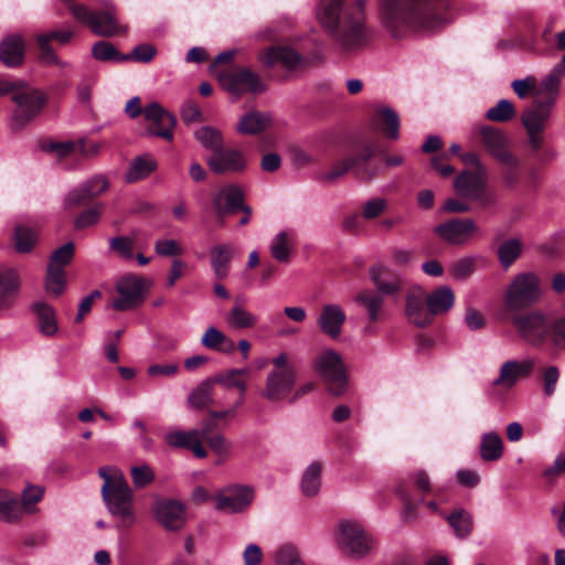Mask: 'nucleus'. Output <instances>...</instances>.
I'll return each mask as SVG.
<instances>
[{
    "instance_id": "nucleus-42",
    "label": "nucleus",
    "mask_w": 565,
    "mask_h": 565,
    "mask_svg": "<svg viewBox=\"0 0 565 565\" xmlns=\"http://www.w3.org/2000/svg\"><path fill=\"white\" fill-rule=\"evenodd\" d=\"M321 475L322 465L320 462L312 461L307 466L300 481L301 493L305 497L310 498L319 493L321 488Z\"/></svg>"
},
{
    "instance_id": "nucleus-44",
    "label": "nucleus",
    "mask_w": 565,
    "mask_h": 565,
    "mask_svg": "<svg viewBox=\"0 0 565 565\" xmlns=\"http://www.w3.org/2000/svg\"><path fill=\"white\" fill-rule=\"evenodd\" d=\"M213 384L212 379H210L198 385L188 397L189 404L196 409L205 408L210 405H221L214 398Z\"/></svg>"
},
{
    "instance_id": "nucleus-4",
    "label": "nucleus",
    "mask_w": 565,
    "mask_h": 565,
    "mask_svg": "<svg viewBox=\"0 0 565 565\" xmlns=\"http://www.w3.org/2000/svg\"><path fill=\"white\" fill-rule=\"evenodd\" d=\"M98 475L104 480L100 491L108 512L120 520L122 527L132 526L136 522L134 495L122 473L115 467H102Z\"/></svg>"
},
{
    "instance_id": "nucleus-40",
    "label": "nucleus",
    "mask_w": 565,
    "mask_h": 565,
    "mask_svg": "<svg viewBox=\"0 0 565 565\" xmlns=\"http://www.w3.org/2000/svg\"><path fill=\"white\" fill-rule=\"evenodd\" d=\"M271 125V117L267 113L249 111L241 117L236 130L243 135H257Z\"/></svg>"
},
{
    "instance_id": "nucleus-37",
    "label": "nucleus",
    "mask_w": 565,
    "mask_h": 565,
    "mask_svg": "<svg viewBox=\"0 0 565 565\" xmlns=\"http://www.w3.org/2000/svg\"><path fill=\"white\" fill-rule=\"evenodd\" d=\"M426 303L431 316L447 313L455 305V294L450 287L441 286L426 295Z\"/></svg>"
},
{
    "instance_id": "nucleus-33",
    "label": "nucleus",
    "mask_w": 565,
    "mask_h": 565,
    "mask_svg": "<svg viewBox=\"0 0 565 565\" xmlns=\"http://www.w3.org/2000/svg\"><path fill=\"white\" fill-rule=\"evenodd\" d=\"M24 56V41L21 35L13 34L0 43V60L10 67L20 65Z\"/></svg>"
},
{
    "instance_id": "nucleus-20",
    "label": "nucleus",
    "mask_w": 565,
    "mask_h": 565,
    "mask_svg": "<svg viewBox=\"0 0 565 565\" xmlns=\"http://www.w3.org/2000/svg\"><path fill=\"white\" fill-rule=\"evenodd\" d=\"M297 382V373L269 371L260 395L270 403H279L289 397Z\"/></svg>"
},
{
    "instance_id": "nucleus-52",
    "label": "nucleus",
    "mask_w": 565,
    "mask_h": 565,
    "mask_svg": "<svg viewBox=\"0 0 565 565\" xmlns=\"http://www.w3.org/2000/svg\"><path fill=\"white\" fill-rule=\"evenodd\" d=\"M275 565H307L298 548L292 544L279 546L274 555Z\"/></svg>"
},
{
    "instance_id": "nucleus-49",
    "label": "nucleus",
    "mask_w": 565,
    "mask_h": 565,
    "mask_svg": "<svg viewBox=\"0 0 565 565\" xmlns=\"http://www.w3.org/2000/svg\"><path fill=\"white\" fill-rule=\"evenodd\" d=\"M522 243L518 238L504 241L498 248V257L501 265L505 268L510 267L521 255Z\"/></svg>"
},
{
    "instance_id": "nucleus-47",
    "label": "nucleus",
    "mask_w": 565,
    "mask_h": 565,
    "mask_svg": "<svg viewBox=\"0 0 565 565\" xmlns=\"http://www.w3.org/2000/svg\"><path fill=\"white\" fill-rule=\"evenodd\" d=\"M194 138L200 145L213 153L223 146V137L218 129L212 126H202L194 132Z\"/></svg>"
},
{
    "instance_id": "nucleus-10",
    "label": "nucleus",
    "mask_w": 565,
    "mask_h": 565,
    "mask_svg": "<svg viewBox=\"0 0 565 565\" xmlns=\"http://www.w3.org/2000/svg\"><path fill=\"white\" fill-rule=\"evenodd\" d=\"M454 189L460 198L479 201L482 206L493 203V198L486 193L487 170L480 166L476 172L463 171L454 181Z\"/></svg>"
},
{
    "instance_id": "nucleus-28",
    "label": "nucleus",
    "mask_w": 565,
    "mask_h": 565,
    "mask_svg": "<svg viewBox=\"0 0 565 565\" xmlns=\"http://www.w3.org/2000/svg\"><path fill=\"white\" fill-rule=\"evenodd\" d=\"M260 62L270 67L278 63L288 70H297L303 63V57L288 46H271L259 55Z\"/></svg>"
},
{
    "instance_id": "nucleus-58",
    "label": "nucleus",
    "mask_w": 565,
    "mask_h": 565,
    "mask_svg": "<svg viewBox=\"0 0 565 565\" xmlns=\"http://www.w3.org/2000/svg\"><path fill=\"white\" fill-rule=\"evenodd\" d=\"M387 207L388 204L384 198H372L364 203L361 215L365 220H373L382 215Z\"/></svg>"
},
{
    "instance_id": "nucleus-11",
    "label": "nucleus",
    "mask_w": 565,
    "mask_h": 565,
    "mask_svg": "<svg viewBox=\"0 0 565 565\" xmlns=\"http://www.w3.org/2000/svg\"><path fill=\"white\" fill-rule=\"evenodd\" d=\"M255 497L254 489L248 486L231 484L217 491L212 500L216 510L235 514L248 509Z\"/></svg>"
},
{
    "instance_id": "nucleus-63",
    "label": "nucleus",
    "mask_w": 565,
    "mask_h": 565,
    "mask_svg": "<svg viewBox=\"0 0 565 565\" xmlns=\"http://www.w3.org/2000/svg\"><path fill=\"white\" fill-rule=\"evenodd\" d=\"M131 477L137 488L148 486L154 479V472L149 465H140L131 467Z\"/></svg>"
},
{
    "instance_id": "nucleus-51",
    "label": "nucleus",
    "mask_w": 565,
    "mask_h": 565,
    "mask_svg": "<svg viewBox=\"0 0 565 565\" xmlns=\"http://www.w3.org/2000/svg\"><path fill=\"white\" fill-rule=\"evenodd\" d=\"M66 285L65 270L62 267L49 266L45 289L50 295L58 297L63 294Z\"/></svg>"
},
{
    "instance_id": "nucleus-56",
    "label": "nucleus",
    "mask_w": 565,
    "mask_h": 565,
    "mask_svg": "<svg viewBox=\"0 0 565 565\" xmlns=\"http://www.w3.org/2000/svg\"><path fill=\"white\" fill-rule=\"evenodd\" d=\"M92 55L98 61H127L128 56L120 55L116 47L106 41H99L94 44Z\"/></svg>"
},
{
    "instance_id": "nucleus-27",
    "label": "nucleus",
    "mask_w": 565,
    "mask_h": 565,
    "mask_svg": "<svg viewBox=\"0 0 565 565\" xmlns=\"http://www.w3.org/2000/svg\"><path fill=\"white\" fill-rule=\"evenodd\" d=\"M244 194L235 185H226L217 191L213 199L215 212L220 218L236 213L244 204Z\"/></svg>"
},
{
    "instance_id": "nucleus-50",
    "label": "nucleus",
    "mask_w": 565,
    "mask_h": 565,
    "mask_svg": "<svg viewBox=\"0 0 565 565\" xmlns=\"http://www.w3.org/2000/svg\"><path fill=\"white\" fill-rule=\"evenodd\" d=\"M202 429H206V435L202 436V443L205 441L217 456L226 457L231 450V443L222 434H212L209 422L202 425Z\"/></svg>"
},
{
    "instance_id": "nucleus-13",
    "label": "nucleus",
    "mask_w": 565,
    "mask_h": 565,
    "mask_svg": "<svg viewBox=\"0 0 565 565\" xmlns=\"http://www.w3.org/2000/svg\"><path fill=\"white\" fill-rule=\"evenodd\" d=\"M534 365L535 362L532 358L507 360L500 365L498 375L492 381V385L502 391H510L519 381L531 375Z\"/></svg>"
},
{
    "instance_id": "nucleus-19",
    "label": "nucleus",
    "mask_w": 565,
    "mask_h": 565,
    "mask_svg": "<svg viewBox=\"0 0 565 565\" xmlns=\"http://www.w3.org/2000/svg\"><path fill=\"white\" fill-rule=\"evenodd\" d=\"M206 429L194 428L190 430L170 429L164 434V441L172 448L190 449L196 458H205L207 451L202 445V436Z\"/></svg>"
},
{
    "instance_id": "nucleus-60",
    "label": "nucleus",
    "mask_w": 565,
    "mask_h": 565,
    "mask_svg": "<svg viewBox=\"0 0 565 565\" xmlns=\"http://www.w3.org/2000/svg\"><path fill=\"white\" fill-rule=\"evenodd\" d=\"M371 279L376 286V290L374 291L381 294L383 297L394 295L401 289V285L397 280H382L379 275V268L374 267L371 269Z\"/></svg>"
},
{
    "instance_id": "nucleus-35",
    "label": "nucleus",
    "mask_w": 565,
    "mask_h": 565,
    "mask_svg": "<svg viewBox=\"0 0 565 565\" xmlns=\"http://www.w3.org/2000/svg\"><path fill=\"white\" fill-rule=\"evenodd\" d=\"M233 247L218 244L210 249L211 267L216 279L227 278L231 269Z\"/></svg>"
},
{
    "instance_id": "nucleus-26",
    "label": "nucleus",
    "mask_w": 565,
    "mask_h": 565,
    "mask_svg": "<svg viewBox=\"0 0 565 565\" xmlns=\"http://www.w3.org/2000/svg\"><path fill=\"white\" fill-rule=\"evenodd\" d=\"M212 171L222 174L227 172H239L246 167V159L237 149H223V146L207 159Z\"/></svg>"
},
{
    "instance_id": "nucleus-31",
    "label": "nucleus",
    "mask_w": 565,
    "mask_h": 565,
    "mask_svg": "<svg viewBox=\"0 0 565 565\" xmlns=\"http://www.w3.org/2000/svg\"><path fill=\"white\" fill-rule=\"evenodd\" d=\"M105 9L94 11V19L90 21L92 31L100 36H113L120 31L117 23L114 8L108 3H104Z\"/></svg>"
},
{
    "instance_id": "nucleus-36",
    "label": "nucleus",
    "mask_w": 565,
    "mask_h": 565,
    "mask_svg": "<svg viewBox=\"0 0 565 565\" xmlns=\"http://www.w3.org/2000/svg\"><path fill=\"white\" fill-rule=\"evenodd\" d=\"M552 105L553 100L546 104L540 103L523 113L522 122L527 134L542 132L544 130Z\"/></svg>"
},
{
    "instance_id": "nucleus-12",
    "label": "nucleus",
    "mask_w": 565,
    "mask_h": 565,
    "mask_svg": "<svg viewBox=\"0 0 565 565\" xmlns=\"http://www.w3.org/2000/svg\"><path fill=\"white\" fill-rule=\"evenodd\" d=\"M142 278L135 275H126L116 284V296L111 307L118 311H127L142 303L146 294Z\"/></svg>"
},
{
    "instance_id": "nucleus-9",
    "label": "nucleus",
    "mask_w": 565,
    "mask_h": 565,
    "mask_svg": "<svg viewBox=\"0 0 565 565\" xmlns=\"http://www.w3.org/2000/svg\"><path fill=\"white\" fill-rule=\"evenodd\" d=\"M222 87L236 98L244 94H257L266 90L265 83L252 70L241 67L217 75Z\"/></svg>"
},
{
    "instance_id": "nucleus-6",
    "label": "nucleus",
    "mask_w": 565,
    "mask_h": 565,
    "mask_svg": "<svg viewBox=\"0 0 565 565\" xmlns=\"http://www.w3.org/2000/svg\"><path fill=\"white\" fill-rule=\"evenodd\" d=\"M312 370L321 377L330 395L341 397L348 393L349 376L344 361L338 351L321 350L312 360Z\"/></svg>"
},
{
    "instance_id": "nucleus-43",
    "label": "nucleus",
    "mask_w": 565,
    "mask_h": 565,
    "mask_svg": "<svg viewBox=\"0 0 565 565\" xmlns=\"http://www.w3.org/2000/svg\"><path fill=\"white\" fill-rule=\"evenodd\" d=\"M19 276L13 269H6L0 271V309L8 308L18 289H19Z\"/></svg>"
},
{
    "instance_id": "nucleus-61",
    "label": "nucleus",
    "mask_w": 565,
    "mask_h": 565,
    "mask_svg": "<svg viewBox=\"0 0 565 565\" xmlns=\"http://www.w3.org/2000/svg\"><path fill=\"white\" fill-rule=\"evenodd\" d=\"M74 255V244L72 242H67L57 249H55L51 255V263L49 266L55 267H64L68 264Z\"/></svg>"
},
{
    "instance_id": "nucleus-38",
    "label": "nucleus",
    "mask_w": 565,
    "mask_h": 565,
    "mask_svg": "<svg viewBox=\"0 0 565 565\" xmlns=\"http://www.w3.org/2000/svg\"><path fill=\"white\" fill-rule=\"evenodd\" d=\"M31 308L36 317L41 333L45 337L55 335L58 328L53 307L44 301H36Z\"/></svg>"
},
{
    "instance_id": "nucleus-55",
    "label": "nucleus",
    "mask_w": 565,
    "mask_h": 565,
    "mask_svg": "<svg viewBox=\"0 0 565 565\" xmlns=\"http://www.w3.org/2000/svg\"><path fill=\"white\" fill-rule=\"evenodd\" d=\"M478 257L466 256L456 260L450 268L452 277L457 280L467 279L475 270Z\"/></svg>"
},
{
    "instance_id": "nucleus-22",
    "label": "nucleus",
    "mask_w": 565,
    "mask_h": 565,
    "mask_svg": "<svg viewBox=\"0 0 565 565\" xmlns=\"http://www.w3.org/2000/svg\"><path fill=\"white\" fill-rule=\"evenodd\" d=\"M142 114L145 119L154 126L148 129V135L161 137L168 141L173 139L172 129L177 125V119L172 114L158 103L148 104L142 109Z\"/></svg>"
},
{
    "instance_id": "nucleus-41",
    "label": "nucleus",
    "mask_w": 565,
    "mask_h": 565,
    "mask_svg": "<svg viewBox=\"0 0 565 565\" xmlns=\"http://www.w3.org/2000/svg\"><path fill=\"white\" fill-rule=\"evenodd\" d=\"M22 518V507L19 498L11 491L0 488V520L15 522Z\"/></svg>"
},
{
    "instance_id": "nucleus-5",
    "label": "nucleus",
    "mask_w": 565,
    "mask_h": 565,
    "mask_svg": "<svg viewBox=\"0 0 565 565\" xmlns=\"http://www.w3.org/2000/svg\"><path fill=\"white\" fill-rule=\"evenodd\" d=\"M333 541L344 555L353 559L365 558L375 547V540L371 533L354 520L339 521L333 532Z\"/></svg>"
},
{
    "instance_id": "nucleus-7",
    "label": "nucleus",
    "mask_w": 565,
    "mask_h": 565,
    "mask_svg": "<svg viewBox=\"0 0 565 565\" xmlns=\"http://www.w3.org/2000/svg\"><path fill=\"white\" fill-rule=\"evenodd\" d=\"M542 287L537 275L521 273L515 275L503 295L507 308L511 311H520L532 307L542 298Z\"/></svg>"
},
{
    "instance_id": "nucleus-1",
    "label": "nucleus",
    "mask_w": 565,
    "mask_h": 565,
    "mask_svg": "<svg viewBox=\"0 0 565 565\" xmlns=\"http://www.w3.org/2000/svg\"><path fill=\"white\" fill-rule=\"evenodd\" d=\"M316 19L342 51L356 52L369 42L365 0H319Z\"/></svg>"
},
{
    "instance_id": "nucleus-39",
    "label": "nucleus",
    "mask_w": 565,
    "mask_h": 565,
    "mask_svg": "<svg viewBox=\"0 0 565 565\" xmlns=\"http://www.w3.org/2000/svg\"><path fill=\"white\" fill-rule=\"evenodd\" d=\"M503 440L498 433L488 431L481 435L479 455L483 461H498L503 456Z\"/></svg>"
},
{
    "instance_id": "nucleus-2",
    "label": "nucleus",
    "mask_w": 565,
    "mask_h": 565,
    "mask_svg": "<svg viewBox=\"0 0 565 565\" xmlns=\"http://www.w3.org/2000/svg\"><path fill=\"white\" fill-rule=\"evenodd\" d=\"M434 0H382L381 22L393 38L427 34L447 21L431 9Z\"/></svg>"
},
{
    "instance_id": "nucleus-64",
    "label": "nucleus",
    "mask_w": 565,
    "mask_h": 565,
    "mask_svg": "<svg viewBox=\"0 0 565 565\" xmlns=\"http://www.w3.org/2000/svg\"><path fill=\"white\" fill-rule=\"evenodd\" d=\"M154 250L162 257L180 256L183 253V248L175 239H158L154 243Z\"/></svg>"
},
{
    "instance_id": "nucleus-48",
    "label": "nucleus",
    "mask_w": 565,
    "mask_h": 565,
    "mask_svg": "<svg viewBox=\"0 0 565 565\" xmlns=\"http://www.w3.org/2000/svg\"><path fill=\"white\" fill-rule=\"evenodd\" d=\"M292 234L286 231L278 233L270 243V253L278 262H287L289 259L292 246Z\"/></svg>"
},
{
    "instance_id": "nucleus-3",
    "label": "nucleus",
    "mask_w": 565,
    "mask_h": 565,
    "mask_svg": "<svg viewBox=\"0 0 565 565\" xmlns=\"http://www.w3.org/2000/svg\"><path fill=\"white\" fill-rule=\"evenodd\" d=\"M520 340L534 349L565 352V313L551 316L534 309L511 319Z\"/></svg>"
},
{
    "instance_id": "nucleus-15",
    "label": "nucleus",
    "mask_w": 565,
    "mask_h": 565,
    "mask_svg": "<svg viewBox=\"0 0 565 565\" xmlns=\"http://www.w3.org/2000/svg\"><path fill=\"white\" fill-rule=\"evenodd\" d=\"M478 232L479 228L472 218H451L435 227L436 235L451 245H463Z\"/></svg>"
},
{
    "instance_id": "nucleus-62",
    "label": "nucleus",
    "mask_w": 565,
    "mask_h": 565,
    "mask_svg": "<svg viewBox=\"0 0 565 565\" xmlns=\"http://www.w3.org/2000/svg\"><path fill=\"white\" fill-rule=\"evenodd\" d=\"M104 209H105L104 204L98 203V204L94 205L93 207L85 210L75 220V226L77 228H84V227H88V226L95 224L98 221L99 216L103 214Z\"/></svg>"
},
{
    "instance_id": "nucleus-59",
    "label": "nucleus",
    "mask_w": 565,
    "mask_h": 565,
    "mask_svg": "<svg viewBox=\"0 0 565 565\" xmlns=\"http://www.w3.org/2000/svg\"><path fill=\"white\" fill-rule=\"evenodd\" d=\"M110 249L124 259L130 260L134 258V241L127 236L113 237L109 241Z\"/></svg>"
},
{
    "instance_id": "nucleus-57",
    "label": "nucleus",
    "mask_w": 565,
    "mask_h": 565,
    "mask_svg": "<svg viewBox=\"0 0 565 565\" xmlns=\"http://www.w3.org/2000/svg\"><path fill=\"white\" fill-rule=\"evenodd\" d=\"M15 249L19 253H29L36 242V234L26 226H18L14 234Z\"/></svg>"
},
{
    "instance_id": "nucleus-18",
    "label": "nucleus",
    "mask_w": 565,
    "mask_h": 565,
    "mask_svg": "<svg viewBox=\"0 0 565 565\" xmlns=\"http://www.w3.org/2000/svg\"><path fill=\"white\" fill-rule=\"evenodd\" d=\"M373 156L371 148L363 149L360 153L349 157L341 162L335 163L330 171L322 175L326 182H333L343 177L349 170H353L360 179H371L375 172H370L365 164Z\"/></svg>"
},
{
    "instance_id": "nucleus-30",
    "label": "nucleus",
    "mask_w": 565,
    "mask_h": 565,
    "mask_svg": "<svg viewBox=\"0 0 565 565\" xmlns=\"http://www.w3.org/2000/svg\"><path fill=\"white\" fill-rule=\"evenodd\" d=\"M200 343L206 350L215 351L225 355H231L236 350L234 340L215 326H209L205 329Z\"/></svg>"
},
{
    "instance_id": "nucleus-25",
    "label": "nucleus",
    "mask_w": 565,
    "mask_h": 565,
    "mask_svg": "<svg viewBox=\"0 0 565 565\" xmlns=\"http://www.w3.org/2000/svg\"><path fill=\"white\" fill-rule=\"evenodd\" d=\"M345 320L347 315L340 305L326 303L321 307L317 324L323 334L337 340L341 335Z\"/></svg>"
},
{
    "instance_id": "nucleus-17",
    "label": "nucleus",
    "mask_w": 565,
    "mask_h": 565,
    "mask_svg": "<svg viewBox=\"0 0 565 565\" xmlns=\"http://www.w3.org/2000/svg\"><path fill=\"white\" fill-rule=\"evenodd\" d=\"M73 36V31L70 29H56L39 33L35 38L40 51L39 58L45 65H57L61 68H68V62L60 60L51 46L52 41H57L61 44H66Z\"/></svg>"
},
{
    "instance_id": "nucleus-45",
    "label": "nucleus",
    "mask_w": 565,
    "mask_h": 565,
    "mask_svg": "<svg viewBox=\"0 0 565 565\" xmlns=\"http://www.w3.org/2000/svg\"><path fill=\"white\" fill-rule=\"evenodd\" d=\"M157 169V161L149 154L136 158L129 170L125 174V180L129 183L147 178Z\"/></svg>"
},
{
    "instance_id": "nucleus-32",
    "label": "nucleus",
    "mask_w": 565,
    "mask_h": 565,
    "mask_svg": "<svg viewBox=\"0 0 565 565\" xmlns=\"http://www.w3.org/2000/svg\"><path fill=\"white\" fill-rule=\"evenodd\" d=\"M250 369L249 367H241V369H228L224 372H221L212 377V382L214 384H218L226 390L236 388L239 392V397L244 398V395L247 391V382L246 377L249 376Z\"/></svg>"
},
{
    "instance_id": "nucleus-16",
    "label": "nucleus",
    "mask_w": 565,
    "mask_h": 565,
    "mask_svg": "<svg viewBox=\"0 0 565 565\" xmlns=\"http://www.w3.org/2000/svg\"><path fill=\"white\" fill-rule=\"evenodd\" d=\"M354 301L363 308L366 316V326L363 328L364 334L376 332L375 324L386 317L385 298L374 290L365 289L356 294Z\"/></svg>"
},
{
    "instance_id": "nucleus-8",
    "label": "nucleus",
    "mask_w": 565,
    "mask_h": 565,
    "mask_svg": "<svg viewBox=\"0 0 565 565\" xmlns=\"http://www.w3.org/2000/svg\"><path fill=\"white\" fill-rule=\"evenodd\" d=\"M15 109L12 115V125L20 129L36 118L47 103L46 95L24 82L12 96Z\"/></svg>"
},
{
    "instance_id": "nucleus-46",
    "label": "nucleus",
    "mask_w": 565,
    "mask_h": 565,
    "mask_svg": "<svg viewBox=\"0 0 565 565\" xmlns=\"http://www.w3.org/2000/svg\"><path fill=\"white\" fill-rule=\"evenodd\" d=\"M446 519L457 537L466 539L470 535L473 522L472 516L468 511L458 509L447 515Z\"/></svg>"
},
{
    "instance_id": "nucleus-34",
    "label": "nucleus",
    "mask_w": 565,
    "mask_h": 565,
    "mask_svg": "<svg viewBox=\"0 0 565 565\" xmlns=\"http://www.w3.org/2000/svg\"><path fill=\"white\" fill-rule=\"evenodd\" d=\"M373 125L376 130L386 137L396 140L399 137V117L397 113L390 107H380L374 116Z\"/></svg>"
},
{
    "instance_id": "nucleus-29",
    "label": "nucleus",
    "mask_w": 565,
    "mask_h": 565,
    "mask_svg": "<svg viewBox=\"0 0 565 565\" xmlns=\"http://www.w3.org/2000/svg\"><path fill=\"white\" fill-rule=\"evenodd\" d=\"M224 320L234 330L252 329L258 322V317L245 307L244 297H235L231 309L225 313Z\"/></svg>"
},
{
    "instance_id": "nucleus-23",
    "label": "nucleus",
    "mask_w": 565,
    "mask_h": 565,
    "mask_svg": "<svg viewBox=\"0 0 565 565\" xmlns=\"http://www.w3.org/2000/svg\"><path fill=\"white\" fill-rule=\"evenodd\" d=\"M405 315L407 320L419 328L431 323L433 316L426 303V294L422 287H414L408 290L405 302Z\"/></svg>"
},
{
    "instance_id": "nucleus-53",
    "label": "nucleus",
    "mask_w": 565,
    "mask_h": 565,
    "mask_svg": "<svg viewBox=\"0 0 565 565\" xmlns=\"http://www.w3.org/2000/svg\"><path fill=\"white\" fill-rule=\"evenodd\" d=\"M514 115L513 104L508 99H500L495 106L487 110L486 118L491 121L505 122L512 119Z\"/></svg>"
},
{
    "instance_id": "nucleus-24",
    "label": "nucleus",
    "mask_w": 565,
    "mask_h": 565,
    "mask_svg": "<svg viewBox=\"0 0 565 565\" xmlns=\"http://www.w3.org/2000/svg\"><path fill=\"white\" fill-rule=\"evenodd\" d=\"M109 182L105 175H94L79 186L71 190L64 200L66 206L81 205L108 190Z\"/></svg>"
},
{
    "instance_id": "nucleus-14",
    "label": "nucleus",
    "mask_w": 565,
    "mask_h": 565,
    "mask_svg": "<svg viewBox=\"0 0 565 565\" xmlns=\"http://www.w3.org/2000/svg\"><path fill=\"white\" fill-rule=\"evenodd\" d=\"M479 135L482 146L494 159L505 166H520L519 159L508 149V139L501 130L483 126Z\"/></svg>"
},
{
    "instance_id": "nucleus-54",
    "label": "nucleus",
    "mask_w": 565,
    "mask_h": 565,
    "mask_svg": "<svg viewBox=\"0 0 565 565\" xmlns=\"http://www.w3.org/2000/svg\"><path fill=\"white\" fill-rule=\"evenodd\" d=\"M44 494V488L41 486L29 484L22 491L20 504L22 507V514L24 512L33 513L35 511V504L42 500Z\"/></svg>"
},
{
    "instance_id": "nucleus-21",
    "label": "nucleus",
    "mask_w": 565,
    "mask_h": 565,
    "mask_svg": "<svg viewBox=\"0 0 565 565\" xmlns=\"http://www.w3.org/2000/svg\"><path fill=\"white\" fill-rule=\"evenodd\" d=\"M153 515L159 524L168 531H179L186 521L185 508L180 501L162 499L153 507Z\"/></svg>"
}]
</instances>
